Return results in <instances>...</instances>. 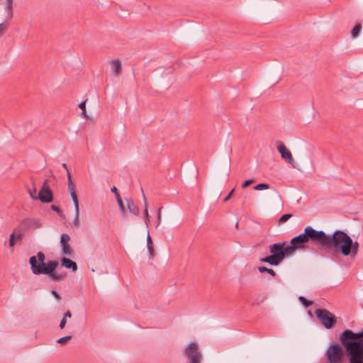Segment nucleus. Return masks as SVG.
I'll return each mask as SVG.
<instances>
[{
	"label": "nucleus",
	"instance_id": "f257e3e1",
	"mask_svg": "<svg viewBox=\"0 0 363 363\" xmlns=\"http://www.w3.org/2000/svg\"><path fill=\"white\" fill-rule=\"evenodd\" d=\"M340 341L350 357L349 363H363V330L359 333L344 330L340 335Z\"/></svg>",
	"mask_w": 363,
	"mask_h": 363
},
{
	"label": "nucleus",
	"instance_id": "f03ea898",
	"mask_svg": "<svg viewBox=\"0 0 363 363\" xmlns=\"http://www.w3.org/2000/svg\"><path fill=\"white\" fill-rule=\"evenodd\" d=\"M45 255L43 252H38L36 256H32L29 259L30 269L33 274H47L50 280L54 281H62L65 279V275L59 274L56 272L58 266L57 262L50 260L45 262Z\"/></svg>",
	"mask_w": 363,
	"mask_h": 363
},
{
	"label": "nucleus",
	"instance_id": "7ed1b4c3",
	"mask_svg": "<svg viewBox=\"0 0 363 363\" xmlns=\"http://www.w3.org/2000/svg\"><path fill=\"white\" fill-rule=\"evenodd\" d=\"M320 246L328 251L340 252L343 256L345 252H350L348 247L351 244V238L342 230H336L333 235H327L321 230Z\"/></svg>",
	"mask_w": 363,
	"mask_h": 363
},
{
	"label": "nucleus",
	"instance_id": "20e7f679",
	"mask_svg": "<svg viewBox=\"0 0 363 363\" xmlns=\"http://www.w3.org/2000/svg\"><path fill=\"white\" fill-rule=\"evenodd\" d=\"M321 230H317L311 226H307L304 232L291 240L290 244L297 246V249H304L306 244L311 241L320 246Z\"/></svg>",
	"mask_w": 363,
	"mask_h": 363
},
{
	"label": "nucleus",
	"instance_id": "39448f33",
	"mask_svg": "<svg viewBox=\"0 0 363 363\" xmlns=\"http://www.w3.org/2000/svg\"><path fill=\"white\" fill-rule=\"evenodd\" d=\"M286 242H278L269 246V252L272 254L269 256L259 259V262H266L273 266H277L284 259L283 247Z\"/></svg>",
	"mask_w": 363,
	"mask_h": 363
},
{
	"label": "nucleus",
	"instance_id": "423d86ee",
	"mask_svg": "<svg viewBox=\"0 0 363 363\" xmlns=\"http://www.w3.org/2000/svg\"><path fill=\"white\" fill-rule=\"evenodd\" d=\"M315 313L324 328L330 329L335 325L337 323L336 317L329 311L319 308L315 310Z\"/></svg>",
	"mask_w": 363,
	"mask_h": 363
},
{
	"label": "nucleus",
	"instance_id": "0eeeda50",
	"mask_svg": "<svg viewBox=\"0 0 363 363\" xmlns=\"http://www.w3.org/2000/svg\"><path fill=\"white\" fill-rule=\"evenodd\" d=\"M325 357L328 363H343V354L337 343H333L328 347Z\"/></svg>",
	"mask_w": 363,
	"mask_h": 363
},
{
	"label": "nucleus",
	"instance_id": "6e6552de",
	"mask_svg": "<svg viewBox=\"0 0 363 363\" xmlns=\"http://www.w3.org/2000/svg\"><path fill=\"white\" fill-rule=\"evenodd\" d=\"M184 354L189 363H201V353L199 350V345L196 342L189 343L185 348Z\"/></svg>",
	"mask_w": 363,
	"mask_h": 363
},
{
	"label": "nucleus",
	"instance_id": "1a4fd4ad",
	"mask_svg": "<svg viewBox=\"0 0 363 363\" xmlns=\"http://www.w3.org/2000/svg\"><path fill=\"white\" fill-rule=\"evenodd\" d=\"M70 239V236L67 233L61 235L60 247L62 255L65 257H72L74 254V250L69 244Z\"/></svg>",
	"mask_w": 363,
	"mask_h": 363
},
{
	"label": "nucleus",
	"instance_id": "9d476101",
	"mask_svg": "<svg viewBox=\"0 0 363 363\" xmlns=\"http://www.w3.org/2000/svg\"><path fill=\"white\" fill-rule=\"evenodd\" d=\"M38 199L44 203H49L52 201V193L48 186V180L46 179L38 194Z\"/></svg>",
	"mask_w": 363,
	"mask_h": 363
},
{
	"label": "nucleus",
	"instance_id": "9b49d317",
	"mask_svg": "<svg viewBox=\"0 0 363 363\" xmlns=\"http://www.w3.org/2000/svg\"><path fill=\"white\" fill-rule=\"evenodd\" d=\"M277 150L281 154V158L294 167V160L291 152L286 148L281 141H277Z\"/></svg>",
	"mask_w": 363,
	"mask_h": 363
},
{
	"label": "nucleus",
	"instance_id": "f8f14e48",
	"mask_svg": "<svg viewBox=\"0 0 363 363\" xmlns=\"http://www.w3.org/2000/svg\"><path fill=\"white\" fill-rule=\"evenodd\" d=\"M21 225L26 229H36L42 226L39 220L35 218H26L21 222Z\"/></svg>",
	"mask_w": 363,
	"mask_h": 363
},
{
	"label": "nucleus",
	"instance_id": "ddd939ff",
	"mask_svg": "<svg viewBox=\"0 0 363 363\" xmlns=\"http://www.w3.org/2000/svg\"><path fill=\"white\" fill-rule=\"evenodd\" d=\"M67 181H68V189L70 193L71 197L73 201H78V197L77 192L75 191L74 184L72 180L71 174L69 172L67 174Z\"/></svg>",
	"mask_w": 363,
	"mask_h": 363
},
{
	"label": "nucleus",
	"instance_id": "4468645a",
	"mask_svg": "<svg viewBox=\"0 0 363 363\" xmlns=\"http://www.w3.org/2000/svg\"><path fill=\"white\" fill-rule=\"evenodd\" d=\"M348 249L350 252L347 253V251H346L344 256H350L352 258L355 257L358 252L359 243L357 241L353 242L352 239L351 238V244L348 247Z\"/></svg>",
	"mask_w": 363,
	"mask_h": 363
},
{
	"label": "nucleus",
	"instance_id": "2eb2a0df",
	"mask_svg": "<svg viewBox=\"0 0 363 363\" xmlns=\"http://www.w3.org/2000/svg\"><path fill=\"white\" fill-rule=\"evenodd\" d=\"M61 264L67 269H71L74 272H77L78 269L76 262L67 257H63L61 259Z\"/></svg>",
	"mask_w": 363,
	"mask_h": 363
},
{
	"label": "nucleus",
	"instance_id": "dca6fc26",
	"mask_svg": "<svg viewBox=\"0 0 363 363\" xmlns=\"http://www.w3.org/2000/svg\"><path fill=\"white\" fill-rule=\"evenodd\" d=\"M112 71L115 76L118 77L122 72V65L119 59L112 60Z\"/></svg>",
	"mask_w": 363,
	"mask_h": 363
},
{
	"label": "nucleus",
	"instance_id": "f3484780",
	"mask_svg": "<svg viewBox=\"0 0 363 363\" xmlns=\"http://www.w3.org/2000/svg\"><path fill=\"white\" fill-rule=\"evenodd\" d=\"M126 202L128 208L129 209L130 212L135 216H138L140 213V210L139 208L135 204L133 200L127 199Z\"/></svg>",
	"mask_w": 363,
	"mask_h": 363
},
{
	"label": "nucleus",
	"instance_id": "a211bd4d",
	"mask_svg": "<svg viewBox=\"0 0 363 363\" xmlns=\"http://www.w3.org/2000/svg\"><path fill=\"white\" fill-rule=\"evenodd\" d=\"M73 202H74V208H75V218L73 220V225L74 227L78 228L80 225L79 201H73Z\"/></svg>",
	"mask_w": 363,
	"mask_h": 363
},
{
	"label": "nucleus",
	"instance_id": "6ab92c4d",
	"mask_svg": "<svg viewBox=\"0 0 363 363\" xmlns=\"http://www.w3.org/2000/svg\"><path fill=\"white\" fill-rule=\"evenodd\" d=\"M22 238L23 235L21 233L18 234L16 236L15 233H11L9 237V246L13 247L15 245L16 240H21Z\"/></svg>",
	"mask_w": 363,
	"mask_h": 363
},
{
	"label": "nucleus",
	"instance_id": "aec40b11",
	"mask_svg": "<svg viewBox=\"0 0 363 363\" xmlns=\"http://www.w3.org/2000/svg\"><path fill=\"white\" fill-rule=\"evenodd\" d=\"M257 269L259 272H261V273L267 272V273L269 274L273 277H274L277 275V274L274 269L267 268L266 267L259 266L257 267Z\"/></svg>",
	"mask_w": 363,
	"mask_h": 363
},
{
	"label": "nucleus",
	"instance_id": "412c9836",
	"mask_svg": "<svg viewBox=\"0 0 363 363\" xmlns=\"http://www.w3.org/2000/svg\"><path fill=\"white\" fill-rule=\"evenodd\" d=\"M296 250H297V246L292 245H291V246L286 247H283L284 259L285 258L286 255H291Z\"/></svg>",
	"mask_w": 363,
	"mask_h": 363
},
{
	"label": "nucleus",
	"instance_id": "4be33fe9",
	"mask_svg": "<svg viewBox=\"0 0 363 363\" xmlns=\"http://www.w3.org/2000/svg\"><path fill=\"white\" fill-rule=\"evenodd\" d=\"M298 299L306 308H308L313 304L312 301H309L303 296H299Z\"/></svg>",
	"mask_w": 363,
	"mask_h": 363
},
{
	"label": "nucleus",
	"instance_id": "5701e85b",
	"mask_svg": "<svg viewBox=\"0 0 363 363\" xmlns=\"http://www.w3.org/2000/svg\"><path fill=\"white\" fill-rule=\"evenodd\" d=\"M147 248H148V250H149L150 255H152L153 251H154L153 243H152V241L151 240L150 235H148L147 238Z\"/></svg>",
	"mask_w": 363,
	"mask_h": 363
},
{
	"label": "nucleus",
	"instance_id": "b1692460",
	"mask_svg": "<svg viewBox=\"0 0 363 363\" xmlns=\"http://www.w3.org/2000/svg\"><path fill=\"white\" fill-rule=\"evenodd\" d=\"M361 25L358 24V25H356L353 29L352 30V35L353 38H357L360 32V30H361Z\"/></svg>",
	"mask_w": 363,
	"mask_h": 363
},
{
	"label": "nucleus",
	"instance_id": "393cba45",
	"mask_svg": "<svg viewBox=\"0 0 363 363\" xmlns=\"http://www.w3.org/2000/svg\"><path fill=\"white\" fill-rule=\"evenodd\" d=\"M269 189V185L268 184L265 183H261L255 186H254V189L261 191V190H265Z\"/></svg>",
	"mask_w": 363,
	"mask_h": 363
},
{
	"label": "nucleus",
	"instance_id": "a878e982",
	"mask_svg": "<svg viewBox=\"0 0 363 363\" xmlns=\"http://www.w3.org/2000/svg\"><path fill=\"white\" fill-rule=\"evenodd\" d=\"M28 193H29L30 197L33 199H34V200L38 199V194H37V189H36L35 187H33L32 189H28Z\"/></svg>",
	"mask_w": 363,
	"mask_h": 363
},
{
	"label": "nucleus",
	"instance_id": "bb28decb",
	"mask_svg": "<svg viewBox=\"0 0 363 363\" xmlns=\"http://www.w3.org/2000/svg\"><path fill=\"white\" fill-rule=\"evenodd\" d=\"M291 217H292L291 214H289V213L284 214L279 219V223H283L286 222V220H288Z\"/></svg>",
	"mask_w": 363,
	"mask_h": 363
},
{
	"label": "nucleus",
	"instance_id": "cd10ccee",
	"mask_svg": "<svg viewBox=\"0 0 363 363\" xmlns=\"http://www.w3.org/2000/svg\"><path fill=\"white\" fill-rule=\"evenodd\" d=\"M6 10L8 11V13H11L12 14L13 0H6Z\"/></svg>",
	"mask_w": 363,
	"mask_h": 363
},
{
	"label": "nucleus",
	"instance_id": "c85d7f7f",
	"mask_svg": "<svg viewBox=\"0 0 363 363\" xmlns=\"http://www.w3.org/2000/svg\"><path fill=\"white\" fill-rule=\"evenodd\" d=\"M72 338V336L71 335H68V336H65V337H60L57 340V343H60V344H65L68 340H69L70 339Z\"/></svg>",
	"mask_w": 363,
	"mask_h": 363
},
{
	"label": "nucleus",
	"instance_id": "c756f323",
	"mask_svg": "<svg viewBox=\"0 0 363 363\" xmlns=\"http://www.w3.org/2000/svg\"><path fill=\"white\" fill-rule=\"evenodd\" d=\"M117 203H118V204L119 206V208H120L121 212L122 213L123 215H125V206H124V203H123V201L120 200Z\"/></svg>",
	"mask_w": 363,
	"mask_h": 363
},
{
	"label": "nucleus",
	"instance_id": "7c9ffc66",
	"mask_svg": "<svg viewBox=\"0 0 363 363\" xmlns=\"http://www.w3.org/2000/svg\"><path fill=\"white\" fill-rule=\"evenodd\" d=\"M144 216H145V218H144L145 223H146V225H147V223L150 222V216L148 213V211L146 208H144Z\"/></svg>",
	"mask_w": 363,
	"mask_h": 363
},
{
	"label": "nucleus",
	"instance_id": "2f4dec72",
	"mask_svg": "<svg viewBox=\"0 0 363 363\" xmlns=\"http://www.w3.org/2000/svg\"><path fill=\"white\" fill-rule=\"evenodd\" d=\"M7 26L5 23L0 24V35H1L6 31Z\"/></svg>",
	"mask_w": 363,
	"mask_h": 363
},
{
	"label": "nucleus",
	"instance_id": "473e14b6",
	"mask_svg": "<svg viewBox=\"0 0 363 363\" xmlns=\"http://www.w3.org/2000/svg\"><path fill=\"white\" fill-rule=\"evenodd\" d=\"M253 182L254 181L252 179L246 180L242 184V187L243 189H245V188L247 187L249 185H250L252 183H253Z\"/></svg>",
	"mask_w": 363,
	"mask_h": 363
},
{
	"label": "nucleus",
	"instance_id": "72a5a7b5",
	"mask_svg": "<svg viewBox=\"0 0 363 363\" xmlns=\"http://www.w3.org/2000/svg\"><path fill=\"white\" fill-rule=\"evenodd\" d=\"M66 323H67V319L65 318H62V319L60 321V325H59L60 328V329L65 328Z\"/></svg>",
	"mask_w": 363,
	"mask_h": 363
},
{
	"label": "nucleus",
	"instance_id": "f704fd0d",
	"mask_svg": "<svg viewBox=\"0 0 363 363\" xmlns=\"http://www.w3.org/2000/svg\"><path fill=\"white\" fill-rule=\"evenodd\" d=\"M52 294L55 296V298L57 299V300H60L61 299V297L60 296V294L55 291V290H52L51 291Z\"/></svg>",
	"mask_w": 363,
	"mask_h": 363
},
{
	"label": "nucleus",
	"instance_id": "c9c22d12",
	"mask_svg": "<svg viewBox=\"0 0 363 363\" xmlns=\"http://www.w3.org/2000/svg\"><path fill=\"white\" fill-rule=\"evenodd\" d=\"M85 104H86V101H84L81 102V103L79 104V108L80 109H82V110H84V109H85Z\"/></svg>",
	"mask_w": 363,
	"mask_h": 363
},
{
	"label": "nucleus",
	"instance_id": "e433bc0d",
	"mask_svg": "<svg viewBox=\"0 0 363 363\" xmlns=\"http://www.w3.org/2000/svg\"><path fill=\"white\" fill-rule=\"evenodd\" d=\"M72 317V313L69 311H67L65 314H64V316L63 318H71Z\"/></svg>",
	"mask_w": 363,
	"mask_h": 363
},
{
	"label": "nucleus",
	"instance_id": "4c0bfd02",
	"mask_svg": "<svg viewBox=\"0 0 363 363\" xmlns=\"http://www.w3.org/2000/svg\"><path fill=\"white\" fill-rule=\"evenodd\" d=\"M233 191H234V190L233 189V190L229 193V194H228V195H227V196H226V197L224 199V200H223V201H224V202H226L227 201H228V200H229V199L230 198V196H231L232 194L233 193Z\"/></svg>",
	"mask_w": 363,
	"mask_h": 363
},
{
	"label": "nucleus",
	"instance_id": "58836bf2",
	"mask_svg": "<svg viewBox=\"0 0 363 363\" xmlns=\"http://www.w3.org/2000/svg\"><path fill=\"white\" fill-rule=\"evenodd\" d=\"M51 208H52V210H54L56 212H58V213L60 212V208L58 206H57L52 205L51 206Z\"/></svg>",
	"mask_w": 363,
	"mask_h": 363
},
{
	"label": "nucleus",
	"instance_id": "ea45409f",
	"mask_svg": "<svg viewBox=\"0 0 363 363\" xmlns=\"http://www.w3.org/2000/svg\"><path fill=\"white\" fill-rule=\"evenodd\" d=\"M143 199H144V206H145V208L147 209V202L146 201V198L145 196V195L143 194Z\"/></svg>",
	"mask_w": 363,
	"mask_h": 363
},
{
	"label": "nucleus",
	"instance_id": "a19ab883",
	"mask_svg": "<svg viewBox=\"0 0 363 363\" xmlns=\"http://www.w3.org/2000/svg\"><path fill=\"white\" fill-rule=\"evenodd\" d=\"M116 197L117 202H118V201H120V200H122V199L121 198V196L118 192H116Z\"/></svg>",
	"mask_w": 363,
	"mask_h": 363
},
{
	"label": "nucleus",
	"instance_id": "79ce46f5",
	"mask_svg": "<svg viewBox=\"0 0 363 363\" xmlns=\"http://www.w3.org/2000/svg\"><path fill=\"white\" fill-rule=\"evenodd\" d=\"M62 167L67 170V173L69 172V169H68V167H67V165L65 163L62 164Z\"/></svg>",
	"mask_w": 363,
	"mask_h": 363
},
{
	"label": "nucleus",
	"instance_id": "37998d69",
	"mask_svg": "<svg viewBox=\"0 0 363 363\" xmlns=\"http://www.w3.org/2000/svg\"><path fill=\"white\" fill-rule=\"evenodd\" d=\"M111 191L114 192V193H115V194H116V192H118V191H117V189H116V186H113V187L111 189Z\"/></svg>",
	"mask_w": 363,
	"mask_h": 363
},
{
	"label": "nucleus",
	"instance_id": "c03bdc74",
	"mask_svg": "<svg viewBox=\"0 0 363 363\" xmlns=\"http://www.w3.org/2000/svg\"><path fill=\"white\" fill-rule=\"evenodd\" d=\"M82 116H84L85 118H86V109L82 110Z\"/></svg>",
	"mask_w": 363,
	"mask_h": 363
}]
</instances>
